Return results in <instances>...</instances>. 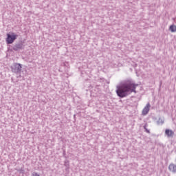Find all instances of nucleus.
Masks as SVG:
<instances>
[{
	"label": "nucleus",
	"instance_id": "nucleus-1",
	"mask_svg": "<svg viewBox=\"0 0 176 176\" xmlns=\"http://www.w3.org/2000/svg\"><path fill=\"white\" fill-rule=\"evenodd\" d=\"M138 86V84L131 82L122 84L118 87L116 90L117 95L121 98L126 97V96L131 94V93H135V89H137Z\"/></svg>",
	"mask_w": 176,
	"mask_h": 176
},
{
	"label": "nucleus",
	"instance_id": "nucleus-4",
	"mask_svg": "<svg viewBox=\"0 0 176 176\" xmlns=\"http://www.w3.org/2000/svg\"><path fill=\"white\" fill-rule=\"evenodd\" d=\"M165 134L167 135V137H173L174 135V131L170 129H166Z\"/></svg>",
	"mask_w": 176,
	"mask_h": 176
},
{
	"label": "nucleus",
	"instance_id": "nucleus-2",
	"mask_svg": "<svg viewBox=\"0 0 176 176\" xmlns=\"http://www.w3.org/2000/svg\"><path fill=\"white\" fill-rule=\"evenodd\" d=\"M17 39V34L14 33L7 34L6 42L8 45H12Z\"/></svg>",
	"mask_w": 176,
	"mask_h": 176
},
{
	"label": "nucleus",
	"instance_id": "nucleus-5",
	"mask_svg": "<svg viewBox=\"0 0 176 176\" xmlns=\"http://www.w3.org/2000/svg\"><path fill=\"white\" fill-rule=\"evenodd\" d=\"M170 171H172V173H176V165L174 164H170L168 167Z\"/></svg>",
	"mask_w": 176,
	"mask_h": 176
},
{
	"label": "nucleus",
	"instance_id": "nucleus-8",
	"mask_svg": "<svg viewBox=\"0 0 176 176\" xmlns=\"http://www.w3.org/2000/svg\"><path fill=\"white\" fill-rule=\"evenodd\" d=\"M32 176H40L38 173H34L32 174Z\"/></svg>",
	"mask_w": 176,
	"mask_h": 176
},
{
	"label": "nucleus",
	"instance_id": "nucleus-6",
	"mask_svg": "<svg viewBox=\"0 0 176 176\" xmlns=\"http://www.w3.org/2000/svg\"><path fill=\"white\" fill-rule=\"evenodd\" d=\"M170 31L172 32H176V25H171L169 28Z\"/></svg>",
	"mask_w": 176,
	"mask_h": 176
},
{
	"label": "nucleus",
	"instance_id": "nucleus-3",
	"mask_svg": "<svg viewBox=\"0 0 176 176\" xmlns=\"http://www.w3.org/2000/svg\"><path fill=\"white\" fill-rule=\"evenodd\" d=\"M151 108V104L148 103L146 107L142 110V115H147L148 112H149V109Z\"/></svg>",
	"mask_w": 176,
	"mask_h": 176
},
{
	"label": "nucleus",
	"instance_id": "nucleus-9",
	"mask_svg": "<svg viewBox=\"0 0 176 176\" xmlns=\"http://www.w3.org/2000/svg\"><path fill=\"white\" fill-rule=\"evenodd\" d=\"M147 133H149V131H147Z\"/></svg>",
	"mask_w": 176,
	"mask_h": 176
},
{
	"label": "nucleus",
	"instance_id": "nucleus-7",
	"mask_svg": "<svg viewBox=\"0 0 176 176\" xmlns=\"http://www.w3.org/2000/svg\"><path fill=\"white\" fill-rule=\"evenodd\" d=\"M16 67H18V71H21V64H16Z\"/></svg>",
	"mask_w": 176,
	"mask_h": 176
}]
</instances>
